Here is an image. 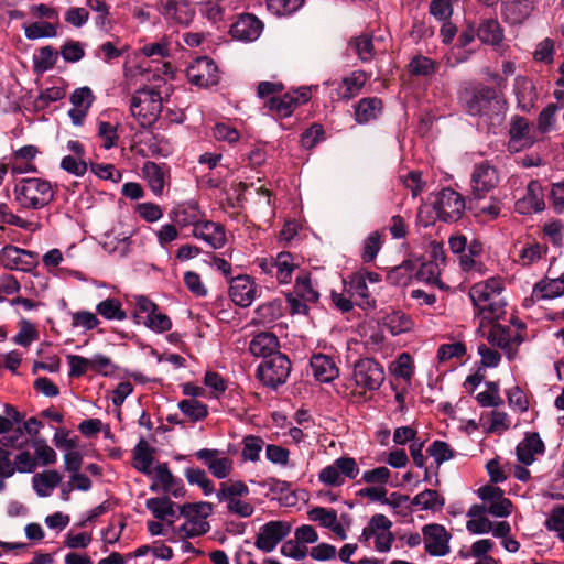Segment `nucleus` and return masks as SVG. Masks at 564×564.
<instances>
[{"mask_svg": "<svg viewBox=\"0 0 564 564\" xmlns=\"http://www.w3.org/2000/svg\"><path fill=\"white\" fill-rule=\"evenodd\" d=\"M505 282L499 276H492L477 282L469 289V297L476 308V316L481 318L480 326L503 317L507 302L502 295Z\"/></svg>", "mask_w": 564, "mask_h": 564, "instance_id": "nucleus-1", "label": "nucleus"}, {"mask_svg": "<svg viewBox=\"0 0 564 564\" xmlns=\"http://www.w3.org/2000/svg\"><path fill=\"white\" fill-rule=\"evenodd\" d=\"M13 202L24 213L39 212L50 206L55 199L53 184L42 177H22L13 185Z\"/></svg>", "mask_w": 564, "mask_h": 564, "instance_id": "nucleus-2", "label": "nucleus"}, {"mask_svg": "<svg viewBox=\"0 0 564 564\" xmlns=\"http://www.w3.org/2000/svg\"><path fill=\"white\" fill-rule=\"evenodd\" d=\"M460 101L465 111L470 116L490 118L502 108V100L498 91L484 84L465 89L460 95Z\"/></svg>", "mask_w": 564, "mask_h": 564, "instance_id": "nucleus-3", "label": "nucleus"}, {"mask_svg": "<svg viewBox=\"0 0 564 564\" xmlns=\"http://www.w3.org/2000/svg\"><path fill=\"white\" fill-rule=\"evenodd\" d=\"M213 513L210 502L200 501L185 503L180 507V516L184 518V523L175 529L180 539H191L207 533L210 525L207 518Z\"/></svg>", "mask_w": 564, "mask_h": 564, "instance_id": "nucleus-4", "label": "nucleus"}, {"mask_svg": "<svg viewBox=\"0 0 564 564\" xmlns=\"http://www.w3.org/2000/svg\"><path fill=\"white\" fill-rule=\"evenodd\" d=\"M130 111L142 128L151 127L162 111L161 94L152 88L137 90L131 98Z\"/></svg>", "mask_w": 564, "mask_h": 564, "instance_id": "nucleus-5", "label": "nucleus"}, {"mask_svg": "<svg viewBox=\"0 0 564 564\" xmlns=\"http://www.w3.org/2000/svg\"><path fill=\"white\" fill-rule=\"evenodd\" d=\"M250 490L245 482L240 480H227L220 484L216 496L220 502L226 503L229 513L248 518L251 517L254 511L253 506L245 500Z\"/></svg>", "mask_w": 564, "mask_h": 564, "instance_id": "nucleus-6", "label": "nucleus"}, {"mask_svg": "<svg viewBox=\"0 0 564 564\" xmlns=\"http://www.w3.org/2000/svg\"><path fill=\"white\" fill-rule=\"evenodd\" d=\"M383 366L373 358L357 360L352 369V380L359 394L377 391L384 382Z\"/></svg>", "mask_w": 564, "mask_h": 564, "instance_id": "nucleus-7", "label": "nucleus"}, {"mask_svg": "<svg viewBox=\"0 0 564 564\" xmlns=\"http://www.w3.org/2000/svg\"><path fill=\"white\" fill-rule=\"evenodd\" d=\"M311 88L300 87L297 89L288 91L282 96H272L264 101L263 107L274 118H288L300 106L308 102L311 99Z\"/></svg>", "mask_w": 564, "mask_h": 564, "instance_id": "nucleus-8", "label": "nucleus"}, {"mask_svg": "<svg viewBox=\"0 0 564 564\" xmlns=\"http://www.w3.org/2000/svg\"><path fill=\"white\" fill-rule=\"evenodd\" d=\"M514 325L517 327L513 329L509 326L495 324L487 336L488 343L502 349L509 360L516 358L519 346L524 340V324L517 322Z\"/></svg>", "mask_w": 564, "mask_h": 564, "instance_id": "nucleus-9", "label": "nucleus"}, {"mask_svg": "<svg viewBox=\"0 0 564 564\" xmlns=\"http://www.w3.org/2000/svg\"><path fill=\"white\" fill-rule=\"evenodd\" d=\"M359 474V467L355 458L343 456L318 473V480L329 487H340L345 480L355 479Z\"/></svg>", "mask_w": 564, "mask_h": 564, "instance_id": "nucleus-10", "label": "nucleus"}, {"mask_svg": "<svg viewBox=\"0 0 564 564\" xmlns=\"http://www.w3.org/2000/svg\"><path fill=\"white\" fill-rule=\"evenodd\" d=\"M290 371L291 362L289 358L283 354H275L259 365L257 377L264 386L276 388L286 381Z\"/></svg>", "mask_w": 564, "mask_h": 564, "instance_id": "nucleus-11", "label": "nucleus"}, {"mask_svg": "<svg viewBox=\"0 0 564 564\" xmlns=\"http://www.w3.org/2000/svg\"><path fill=\"white\" fill-rule=\"evenodd\" d=\"M433 207L441 220L453 223L462 218L465 210V199L456 191L444 188L436 194Z\"/></svg>", "mask_w": 564, "mask_h": 564, "instance_id": "nucleus-12", "label": "nucleus"}, {"mask_svg": "<svg viewBox=\"0 0 564 564\" xmlns=\"http://www.w3.org/2000/svg\"><path fill=\"white\" fill-rule=\"evenodd\" d=\"M0 264L7 270L31 272L39 264V254L9 245L0 251Z\"/></svg>", "mask_w": 564, "mask_h": 564, "instance_id": "nucleus-13", "label": "nucleus"}, {"mask_svg": "<svg viewBox=\"0 0 564 564\" xmlns=\"http://www.w3.org/2000/svg\"><path fill=\"white\" fill-rule=\"evenodd\" d=\"M499 172L488 161H482L474 165L470 176V186L473 197L485 196L499 184Z\"/></svg>", "mask_w": 564, "mask_h": 564, "instance_id": "nucleus-14", "label": "nucleus"}, {"mask_svg": "<svg viewBox=\"0 0 564 564\" xmlns=\"http://www.w3.org/2000/svg\"><path fill=\"white\" fill-rule=\"evenodd\" d=\"M186 77L191 84L206 88L218 83L219 72L212 58L203 56L187 67Z\"/></svg>", "mask_w": 564, "mask_h": 564, "instance_id": "nucleus-15", "label": "nucleus"}, {"mask_svg": "<svg viewBox=\"0 0 564 564\" xmlns=\"http://www.w3.org/2000/svg\"><path fill=\"white\" fill-rule=\"evenodd\" d=\"M292 525L288 521H269L263 524L256 538V546L263 552L273 551L290 534Z\"/></svg>", "mask_w": 564, "mask_h": 564, "instance_id": "nucleus-16", "label": "nucleus"}, {"mask_svg": "<svg viewBox=\"0 0 564 564\" xmlns=\"http://www.w3.org/2000/svg\"><path fill=\"white\" fill-rule=\"evenodd\" d=\"M195 456L217 479L227 478L234 469L232 459L219 449L203 448L197 451Z\"/></svg>", "mask_w": 564, "mask_h": 564, "instance_id": "nucleus-17", "label": "nucleus"}, {"mask_svg": "<svg viewBox=\"0 0 564 564\" xmlns=\"http://www.w3.org/2000/svg\"><path fill=\"white\" fill-rule=\"evenodd\" d=\"M534 142L531 123L523 117L514 116L510 121L508 150L518 153L532 147Z\"/></svg>", "mask_w": 564, "mask_h": 564, "instance_id": "nucleus-18", "label": "nucleus"}, {"mask_svg": "<svg viewBox=\"0 0 564 564\" xmlns=\"http://www.w3.org/2000/svg\"><path fill=\"white\" fill-rule=\"evenodd\" d=\"M425 551L432 556H444L451 552V534L441 524H427L423 528Z\"/></svg>", "mask_w": 564, "mask_h": 564, "instance_id": "nucleus-19", "label": "nucleus"}, {"mask_svg": "<svg viewBox=\"0 0 564 564\" xmlns=\"http://www.w3.org/2000/svg\"><path fill=\"white\" fill-rule=\"evenodd\" d=\"M153 471L154 477L150 485L151 491L171 494L175 498L184 495L182 480L173 476L166 463L159 464Z\"/></svg>", "mask_w": 564, "mask_h": 564, "instance_id": "nucleus-20", "label": "nucleus"}, {"mask_svg": "<svg viewBox=\"0 0 564 564\" xmlns=\"http://www.w3.org/2000/svg\"><path fill=\"white\" fill-rule=\"evenodd\" d=\"M544 194L542 185L539 181L532 180L528 186L523 197L519 198L514 204V209L520 215H530L544 210Z\"/></svg>", "mask_w": 564, "mask_h": 564, "instance_id": "nucleus-21", "label": "nucleus"}, {"mask_svg": "<svg viewBox=\"0 0 564 564\" xmlns=\"http://www.w3.org/2000/svg\"><path fill=\"white\" fill-rule=\"evenodd\" d=\"M141 172L151 192L155 196L163 195L165 186L170 185V167L166 164L147 161Z\"/></svg>", "mask_w": 564, "mask_h": 564, "instance_id": "nucleus-22", "label": "nucleus"}, {"mask_svg": "<svg viewBox=\"0 0 564 564\" xmlns=\"http://www.w3.org/2000/svg\"><path fill=\"white\" fill-rule=\"evenodd\" d=\"M229 296L241 307H248L257 296V285L248 275H238L230 280Z\"/></svg>", "mask_w": 564, "mask_h": 564, "instance_id": "nucleus-23", "label": "nucleus"}, {"mask_svg": "<svg viewBox=\"0 0 564 564\" xmlns=\"http://www.w3.org/2000/svg\"><path fill=\"white\" fill-rule=\"evenodd\" d=\"M263 29L262 22L253 14H241L230 28L234 39L245 42L257 40Z\"/></svg>", "mask_w": 564, "mask_h": 564, "instance_id": "nucleus-24", "label": "nucleus"}, {"mask_svg": "<svg viewBox=\"0 0 564 564\" xmlns=\"http://www.w3.org/2000/svg\"><path fill=\"white\" fill-rule=\"evenodd\" d=\"M372 527L375 549L381 553L389 552L394 541V535L391 532L392 522L384 514H375Z\"/></svg>", "mask_w": 564, "mask_h": 564, "instance_id": "nucleus-25", "label": "nucleus"}, {"mask_svg": "<svg viewBox=\"0 0 564 564\" xmlns=\"http://www.w3.org/2000/svg\"><path fill=\"white\" fill-rule=\"evenodd\" d=\"M170 219L180 227L199 225L202 223V214L195 202H185L176 205L169 213Z\"/></svg>", "mask_w": 564, "mask_h": 564, "instance_id": "nucleus-26", "label": "nucleus"}, {"mask_svg": "<svg viewBox=\"0 0 564 564\" xmlns=\"http://www.w3.org/2000/svg\"><path fill=\"white\" fill-rule=\"evenodd\" d=\"M193 236L204 240L214 249H219L226 243V232L223 225L214 221H202L193 228Z\"/></svg>", "mask_w": 564, "mask_h": 564, "instance_id": "nucleus-27", "label": "nucleus"}, {"mask_svg": "<svg viewBox=\"0 0 564 564\" xmlns=\"http://www.w3.org/2000/svg\"><path fill=\"white\" fill-rule=\"evenodd\" d=\"M249 351L254 357H262L264 360L271 358L279 351V339L273 333L261 332L249 343Z\"/></svg>", "mask_w": 564, "mask_h": 564, "instance_id": "nucleus-28", "label": "nucleus"}, {"mask_svg": "<svg viewBox=\"0 0 564 564\" xmlns=\"http://www.w3.org/2000/svg\"><path fill=\"white\" fill-rule=\"evenodd\" d=\"M502 206L501 198L497 196H490L488 199H485V196H479L474 197L470 208L475 217L482 221H492L500 216Z\"/></svg>", "mask_w": 564, "mask_h": 564, "instance_id": "nucleus-29", "label": "nucleus"}, {"mask_svg": "<svg viewBox=\"0 0 564 564\" xmlns=\"http://www.w3.org/2000/svg\"><path fill=\"white\" fill-rule=\"evenodd\" d=\"M564 294V273L556 279H542L533 286L531 299L534 302L554 300Z\"/></svg>", "mask_w": 564, "mask_h": 564, "instance_id": "nucleus-30", "label": "nucleus"}, {"mask_svg": "<svg viewBox=\"0 0 564 564\" xmlns=\"http://www.w3.org/2000/svg\"><path fill=\"white\" fill-rule=\"evenodd\" d=\"M347 291L356 299V304L362 308L375 307L376 301L371 296L368 283L362 275L354 273L346 283Z\"/></svg>", "mask_w": 564, "mask_h": 564, "instance_id": "nucleus-31", "label": "nucleus"}, {"mask_svg": "<svg viewBox=\"0 0 564 564\" xmlns=\"http://www.w3.org/2000/svg\"><path fill=\"white\" fill-rule=\"evenodd\" d=\"M161 12L165 19L182 25H188L194 17V10L186 0H167Z\"/></svg>", "mask_w": 564, "mask_h": 564, "instance_id": "nucleus-32", "label": "nucleus"}, {"mask_svg": "<svg viewBox=\"0 0 564 564\" xmlns=\"http://www.w3.org/2000/svg\"><path fill=\"white\" fill-rule=\"evenodd\" d=\"M544 443L538 433L528 434L516 448L518 460L524 465H531L536 454L544 452Z\"/></svg>", "mask_w": 564, "mask_h": 564, "instance_id": "nucleus-33", "label": "nucleus"}, {"mask_svg": "<svg viewBox=\"0 0 564 564\" xmlns=\"http://www.w3.org/2000/svg\"><path fill=\"white\" fill-rule=\"evenodd\" d=\"M533 9V0H502V13L511 24L522 23Z\"/></svg>", "mask_w": 564, "mask_h": 564, "instance_id": "nucleus-34", "label": "nucleus"}, {"mask_svg": "<svg viewBox=\"0 0 564 564\" xmlns=\"http://www.w3.org/2000/svg\"><path fill=\"white\" fill-rule=\"evenodd\" d=\"M313 376L321 382H330L338 377L339 370L335 361L326 355H314L311 359Z\"/></svg>", "mask_w": 564, "mask_h": 564, "instance_id": "nucleus-35", "label": "nucleus"}, {"mask_svg": "<svg viewBox=\"0 0 564 564\" xmlns=\"http://www.w3.org/2000/svg\"><path fill=\"white\" fill-rule=\"evenodd\" d=\"M382 112V101L377 97H366L355 107V119L359 124L376 120Z\"/></svg>", "mask_w": 564, "mask_h": 564, "instance_id": "nucleus-36", "label": "nucleus"}, {"mask_svg": "<svg viewBox=\"0 0 564 564\" xmlns=\"http://www.w3.org/2000/svg\"><path fill=\"white\" fill-rule=\"evenodd\" d=\"M61 481L62 475L57 470L37 473L32 478L33 488L40 497H48Z\"/></svg>", "mask_w": 564, "mask_h": 564, "instance_id": "nucleus-37", "label": "nucleus"}, {"mask_svg": "<svg viewBox=\"0 0 564 564\" xmlns=\"http://www.w3.org/2000/svg\"><path fill=\"white\" fill-rule=\"evenodd\" d=\"M153 452L154 449L148 442L141 440L133 449V467L142 474L151 476L153 474L151 468L154 460Z\"/></svg>", "mask_w": 564, "mask_h": 564, "instance_id": "nucleus-38", "label": "nucleus"}, {"mask_svg": "<svg viewBox=\"0 0 564 564\" xmlns=\"http://www.w3.org/2000/svg\"><path fill=\"white\" fill-rule=\"evenodd\" d=\"M514 91L520 108L529 111L533 108L536 100V93L533 83L527 77H517L514 83Z\"/></svg>", "mask_w": 564, "mask_h": 564, "instance_id": "nucleus-39", "label": "nucleus"}, {"mask_svg": "<svg viewBox=\"0 0 564 564\" xmlns=\"http://www.w3.org/2000/svg\"><path fill=\"white\" fill-rule=\"evenodd\" d=\"M477 37L485 44L497 46L503 40V32L496 19H486L477 29Z\"/></svg>", "mask_w": 564, "mask_h": 564, "instance_id": "nucleus-40", "label": "nucleus"}, {"mask_svg": "<svg viewBox=\"0 0 564 564\" xmlns=\"http://www.w3.org/2000/svg\"><path fill=\"white\" fill-rule=\"evenodd\" d=\"M368 79L364 70H355L349 76L343 78L339 96L349 100L359 94Z\"/></svg>", "mask_w": 564, "mask_h": 564, "instance_id": "nucleus-41", "label": "nucleus"}, {"mask_svg": "<svg viewBox=\"0 0 564 564\" xmlns=\"http://www.w3.org/2000/svg\"><path fill=\"white\" fill-rule=\"evenodd\" d=\"M348 45L364 63L371 62L376 56L372 35L369 33L352 37Z\"/></svg>", "mask_w": 564, "mask_h": 564, "instance_id": "nucleus-42", "label": "nucleus"}, {"mask_svg": "<svg viewBox=\"0 0 564 564\" xmlns=\"http://www.w3.org/2000/svg\"><path fill=\"white\" fill-rule=\"evenodd\" d=\"M274 275L280 283H289L292 279L293 271L297 267L294 258L290 252L282 251L274 258Z\"/></svg>", "mask_w": 564, "mask_h": 564, "instance_id": "nucleus-43", "label": "nucleus"}, {"mask_svg": "<svg viewBox=\"0 0 564 564\" xmlns=\"http://www.w3.org/2000/svg\"><path fill=\"white\" fill-rule=\"evenodd\" d=\"M145 507L158 520H167L176 516L174 502L169 497L149 498Z\"/></svg>", "mask_w": 564, "mask_h": 564, "instance_id": "nucleus-44", "label": "nucleus"}, {"mask_svg": "<svg viewBox=\"0 0 564 564\" xmlns=\"http://www.w3.org/2000/svg\"><path fill=\"white\" fill-rule=\"evenodd\" d=\"M0 223L15 226L24 230L34 231L39 229L37 224L20 217L18 214L13 213L7 203L3 202H0Z\"/></svg>", "mask_w": 564, "mask_h": 564, "instance_id": "nucleus-45", "label": "nucleus"}, {"mask_svg": "<svg viewBox=\"0 0 564 564\" xmlns=\"http://www.w3.org/2000/svg\"><path fill=\"white\" fill-rule=\"evenodd\" d=\"M415 270V263L410 260H405L400 265L392 268L388 272L387 279L391 284L406 285L411 281Z\"/></svg>", "mask_w": 564, "mask_h": 564, "instance_id": "nucleus-46", "label": "nucleus"}, {"mask_svg": "<svg viewBox=\"0 0 564 564\" xmlns=\"http://www.w3.org/2000/svg\"><path fill=\"white\" fill-rule=\"evenodd\" d=\"M384 326L390 330L392 335H400L409 332L413 327L412 319L403 312H392L384 317Z\"/></svg>", "mask_w": 564, "mask_h": 564, "instance_id": "nucleus-47", "label": "nucleus"}, {"mask_svg": "<svg viewBox=\"0 0 564 564\" xmlns=\"http://www.w3.org/2000/svg\"><path fill=\"white\" fill-rule=\"evenodd\" d=\"M102 248L109 252L126 257L129 253L130 237L129 236H115L112 232L106 234L101 242Z\"/></svg>", "mask_w": 564, "mask_h": 564, "instance_id": "nucleus-48", "label": "nucleus"}, {"mask_svg": "<svg viewBox=\"0 0 564 564\" xmlns=\"http://www.w3.org/2000/svg\"><path fill=\"white\" fill-rule=\"evenodd\" d=\"M444 499L436 490L426 489L417 494L412 500L411 506H417L422 510L441 509L444 506Z\"/></svg>", "mask_w": 564, "mask_h": 564, "instance_id": "nucleus-49", "label": "nucleus"}, {"mask_svg": "<svg viewBox=\"0 0 564 564\" xmlns=\"http://www.w3.org/2000/svg\"><path fill=\"white\" fill-rule=\"evenodd\" d=\"M96 311L106 319L123 321L127 318L126 312L122 310L121 303L117 299H106L98 303Z\"/></svg>", "mask_w": 564, "mask_h": 564, "instance_id": "nucleus-50", "label": "nucleus"}, {"mask_svg": "<svg viewBox=\"0 0 564 564\" xmlns=\"http://www.w3.org/2000/svg\"><path fill=\"white\" fill-rule=\"evenodd\" d=\"M390 370L395 377L410 381L414 372L413 359L410 354L402 352L399 355L395 361L392 362Z\"/></svg>", "mask_w": 564, "mask_h": 564, "instance_id": "nucleus-51", "label": "nucleus"}, {"mask_svg": "<svg viewBox=\"0 0 564 564\" xmlns=\"http://www.w3.org/2000/svg\"><path fill=\"white\" fill-rule=\"evenodd\" d=\"M481 421H485L488 424L487 431L489 433H502L511 425L509 415L506 412L496 410L491 411L487 415H482Z\"/></svg>", "mask_w": 564, "mask_h": 564, "instance_id": "nucleus-52", "label": "nucleus"}, {"mask_svg": "<svg viewBox=\"0 0 564 564\" xmlns=\"http://www.w3.org/2000/svg\"><path fill=\"white\" fill-rule=\"evenodd\" d=\"M437 68L436 62L422 55L414 56L409 63V72L414 76H430L433 75Z\"/></svg>", "mask_w": 564, "mask_h": 564, "instance_id": "nucleus-53", "label": "nucleus"}, {"mask_svg": "<svg viewBox=\"0 0 564 564\" xmlns=\"http://www.w3.org/2000/svg\"><path fill=\"white\" fill-rule=\"evenodd\" d=\"M87 6L96 12L95 23L99 29L111 28L110 10L105 0H86Z\"/></svg>", "mask_w": 564, "mask_h": 564, "instance_id": "nucleus-54", "label": "nucleus"}, {"mask_svg": "<svg viewBox=\"0 0 564 564\" xmlns=\"http://www.w3.org/2000/svg\"><path fill=\"white\" fill-rule=\"evenodd\" d=\"M24 34L29 40H37L42 37H55L56 28L50 22H34L24 25Z\"/></svg>", "mask_w": 564, "mask_h": 564, "instance_id": "nucleus-55", "label": "nucleus"}, {"mask_svg": "<svg viewBox=\"0 0 564 564\" xmlns=\"http://www.w3.org/2000/svg\"><path fill=\"white\" fill-rule=\"evenodd\" d=\"M32 447L35 452L36 462L39 460L42 466H47L56 463L57 455L55 451L47 445L44 438L32 440Z\"/></svg>", "mask_w": 564, "mask_h": 564, "instance_id": "nucleus-56", "label": "nucleus"}, {"mask_svg": "<svg viewBox=\"0 0 564 564\" xmlns=\"http://www.w3.org/2000/svg\"><path fill=\"white\" fill-rule=\"evenodd\" d=\"M304 302L315 303L318 300V292L314 290L308 275L297 276L293 292Z\"/></svg>", "mask_w": 564, "mask_h": 564, "instance_id": "nucleus-57", "label": "nucleus"}, {"mask_svg": "<svg viewBox=\"0 0 564 564\" xmlns=\"http://www.w3.org/2000/svg\"><path fill=\"white\" fill-rule=\"evenodd\" d=\"M39 153V149L35 147V145H24L20 149H18L17 151H14V160L18 161V160H21V161H25L26 162V165L24 167H20V166H17V165H13L12 166V172L13 173H25V172H34L35 171V166L33 164L30 163V161H32Z\"/></svg>", "mask_w": 564, "mask_h": 564, "instance_id": "nucleus-58", "label": "nucleus"}, {"mask_svg": "<svg viewBox=\"0 0 564 564\" xmlns=\"http://www.w3.org/2000/svg\"><path fill=\"white\" fill-rule=\"evenodd\" d=\"M178 408L193 422L203 420L208 413L207 406L195 399L181 401Z\"/></svg>", "mask_w": 564, "mask_h": 564, "instance_id": "nucleus-59", "label": "nucleus"}, {"mask_svg": "<svg viewBox=\"0 0 564 564\" xmlns=\"http://www.w3.org/2000/svg\"><path fill=\"white\" fill-rule=\"evenodd\" d=\"M185 477L189 484L197 485L203 490L204 495L208 496L214 491V484L203 469L186 468Z\"/></svg>", "mask_w": 564, "mask_h": 564, "instance_id": "nucleus-60", "label": "nucleus"}, {"mask_svg": "<svg viewBox=\"0 0 564 564\" xmlns=\"http://www.w3.org/2000/svg\"><path fill=\"white\" fill-rule=\"evenodd\" d=\"M304 4V0H268L267 7L275 15H289L296 12Z\"/></svg>", "mask_w": 564, "mask_h": 564, "instance_id": "nucleus-61", "label": "nucleus"}, {"mask_svg": "<svg viewBox=\"0 0 564 564\" xmlns=\"http://www.w3.org/2000/svg\"><path fill=\"white\" fill-rule=\"evenodd\" d=\"M544 525L549 531L557 532L558 539L564 542V506L554 507Z\"/></svg>", "mask_w": 564, "mask_h": 564, "instance_id": "nucleus-62", "label": "nucleus"}, {"mask_svg": "<svg viewBox=\"0 0 564 564\" xmlns=\"http://www.w3.org/2000/svg\"><path fill=\"white\" fill-rule=\"evenodd\" d=\"M382 246L381 235L371 232L364 241L361 258L364 262H372Z\"/></svg>", "mask_w": 564, "mask_h": 564, "instance_id": "nucleus-63", "label": "nucleus"}, {"mask_svg": "<svg viewBox=\"0 0 564 564\" xmlns=\"http://www.w3.org/2000/svg\"><path fill=\"white\" fill-rule=\"evenodd\" d=\"M24 414L19 412L13 405H4V415H0V434H7L12 430L15 424H21Z\"/></svg>", "mask_w": 564, "mask_h": 564, "instance_id": "nucleus-64", "label": "nucleus"}]
</instances>
